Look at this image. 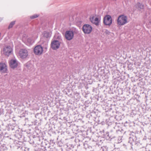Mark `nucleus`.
I'll list each match as a JSON object with an SVG mask.
<instances>
[{"instance_id":"18","label":"nucleus","mask_w":151,"mask_h":151,"mask_svg":"<svg viewBox=\"0 0 151 151\" xmlns=\"http://www.w3.org/2000/svg\"><path fill=\"white\" fill-rule=\"evenodd\" d=\"M9 128H11L12 129V130H13L14 129V127H13V126H12L11 125H9Z\"/></svg>"},{"instance_id":"16","label":"nucleus","mask_w":151,"mask_h":151,"mask_svg":"<svg viewBox=\"0 0 151 151\" xmlns=\"http://www.w3.org/2000/svg\"><path fill=\"white\" fill-rule=\"evenodd\" d=\"M15 21H13L11 22L10 23V24L9 25V27H8V28L9 29L12 28L13 27V26L15 24Z\"/></svg>"},{"instance_id":"4","label":"nucleus","mask_w":151,"mask_h":151,"mask_svg":"<svg viewBox=\"0 0 151 151\" xmlns=\"http://www.w3.org/2000/svg\"><path fill=\"white\" fill-rule=\"evenodd\" d=\"M103 23L106 25L110 26L112 23V19L109 15H106L103 19Z\"/></svg>"},{"instance_id":"15","label":"nucleus","mask_w":151,"mask_h":151,"mask_svg":"<svg viewBox=\"0 0 151 151\" xmlns=\"http://www.w3.org/2000/svg\"><path fill=\"white\" fill-rule=\"evenodd\" d=\"M27 41L29 44H32L34 42L33 40L31 38H27Z\"/></svg>"},{"instance_id":"8","label":"nucleus","mask_w":151,"mask_h":151,"mask_svg":"<svg viewBox=\"0 0 151 151\" xmlns=\"http://www.w3.org/2000/svg\"><path fill=\"white\" fill-rule=\"evenodd\" d=\"M34 51L35 54L40 55L42 54L43 51V49L42 46L40 45H38L35 47Z\"/></svg>"},{"instance_id":"2","label":"nucleus","mask_w":151,"mask_h":151,"mask_svg":"<svg viewBox=\"0 0 151 151\" xmlns=\"http://www.w3.org/2000/svg\"><path fill=\"white\" fill-rule=\"evenodd\" d=\"M76 32V29L67 31L65 32V38L68 40L72 39L73 38L74 35Z\"/></svg>"},{"instance_id":"6","label":"nucleus","mask_w":151,"mask_h":151,"mask_svg":"<svg viewBox=\"0 0 151 151\" xmlns=\"http://www.w3.org/2000/svg\"><path fill=\"white\" fill-rule=\"evenodd\" d=\"M82 29L84 33L89 34L91 32L92 27L90 25L86 24L83 26Z\"/></svg>"},{"instance_id":"11","label":"nucleus","mask_w":151,"mask_h":151,"mask_svg":"<svg viewBox=\"0 0 151 151\" xmlns=\"http://www.w3.org/2000/svg\"><path fill=\"white\" fill-rule=\"evenodd\" d=\"M7 70V67L6 64L3 63H0V71L5 73Z\"/></svg>"},{"instance_id":"12","label":"nucleus","mask_w":151,"mask_h":151,"mask_svg":"<svg viewBox=\"0 0 151 151\" xmlns=\"http://www.w3.org/2000/svg\"><path fill=\"white\" fill-rule=\"evenodd\" d=\"M40 46L42 47V48L45 49H47L48 47V42L47 41H41Z\"/></svg>"},{"instance_id":"17","label":"nucleus","mask_w":151,"mask_h":151,"mask_svg":"<svg viewBox=\"0 0 151 151\" xmlns=\"http://www.w3.org/2000/svg\"><path fill=\"white\" fill-rule=\"evenodd\" d=\"M39 16V14H35L31 16L30 17V18L32 19H34L38 17Z\"/></svg>"},{"instance_id":"19","label":"nucleus","mask_w":151,"mask_h":151,"mask_svg":"<svg viewBox=\"0 0 151 151\" xmlns=\"http://www.w3.org/2000/svg\"><path fill=\"white\" fill-rule=\"evenodd\" d=\"M3 112V110L2 109L0 108V115H1Z\"/></svg>"},{"instance_id":"9","label":"nucleus","mask_w":151,"mask_h":151,"mask_svg":"<svg viewBox=\"0 0 151 151\" xmlns=\"http://www.w3.org/2000/svg\"><path fill=\"white\" fill-rule=\"evenodd\" d=\"M10 67L14 69L17 68L18 65V61L16 59H12L9 62Z\"/></svg>"},{"instance_id":"10","label":"nucleus","mask_w":151,"mask_h":151,"mask_svg":"<svg viewBox=\"0 0 151 151\" xmlns=\"http://www.w3.org/2000/svg\"><path fill=\"white\" fill-rule=\"evenodd\" d=\"M100 19L97 17H95L93 16L90 18V20L91 22L96 25H99Z\"/></svg>"},{"instance_id":"5","label":"nucleus","mask_w":151,"mask_h":151,"mask_svg":"<svg viewBox=\"0 0 151 151\" xmlns=\"http://www.w3.org/2000/svg\"><path fill=\"white\" fill-rule=\"evenodd\" d=\"M3 51L4 54L5 55L9 56L12 53V49L10 46H6L4 47Z\"/></svg>"},{"instance_id":"14","label":"nucleus","mask_w":151,"mask_h":151,"mask_svg":"<svg viewBox=\"0 0 151 151\" xmlns=\"http://www.w3.org/2000/svg\"><path fill=\"white\" fill-rule=\"evenodd\" d=\"M136 7L140 9H143L144 6L142 4L140 3H138L136 5Z\"/></svg>"},{"instance_id":"13","label":"nucleus","mask_w":151,"mask_h":151,"mask_svg":"<svg viewBox=\"0 0 151 151\" xmlns=\"http://www.w3.org/2000/svg\"><path fill=\"white\" fill-rule=\"evenodd\" d=\"M51 32L46 31H44L43 33L44 36L46 38H50L51 36Z\"/></svg>"},{"instance_id":"7","label":"nucleus","mask_w":151,"mask_h":151,"mask_svg":"<svg viewBox=\"0 0 151 151\" xmlns=\"http://www.w3.org/2000/svg\"><path fill=\"white\" fill-rule=\"evenodd\" d=\"M28 55V52L27 50L24 49L20 50L19 52V55L22 59H24L27 58Z\"/></svg>"},{"instance_id":"3","label":"nucleus","mask_w":151,"mask_h":151,"mask_svg":"<svg viewBox=\"0 0 151 151\" xmlns=\"http://www.w3.org/2000/svg\"><path fill=\"white\" fill-rule=\"evenodd\" d=\"M60 45V42L59 41L54 40L51 42L50 47L53 50H56L59 48Z\"/></svg>"},{"instance_id":"22","label":"nucleus","mask_w":151,"mask_h":151,"mask_svg":"<svg viewBox=\"0 0 151 151\" xmlns=\"http://www.w3.org/2000/svg\"><path fill=\"white\" fill-rule=\"evenodd\" d=\"M3 19L0 17V22Z\"/></svg>"},{"instance_id":"20","label":"nucleus","mask_w":151,"mask_h":151,"mask_svg":"<svg viewBox=\"0 0 151 151\" xmlns=\"http://www.w3.org/2000/svg\"><path fill=\"white\" fill-rule=\"evenodd\" d=\"M0 151H4V149L2 147V148H1V147H0Z\"/></svg>"},{"instance_id":"21","label":"nucleus","mask_w":151,"mask_h":151,"mask_svg":"<svg viewBox=\"0 0 151 151\" xmlns=\"http://www.w3.org/2000/svg\"><path fill=\"white\" fill-rule=\"evenodd\" d=\"M130 145H131V148H132V142H130Z\"/></svg>"},{"instance_id":"1","label":"nucleus","mask_w":151,"mask_h":151,"mask_svg":"<svg viewBox=\"0 0 151 151\" xmlns=\"http://www.w3.org/2000/svg\"><path fill=\"white\" fill-rule=\"evenodd\" d=\"M117 24L119 25H124L128 22L127 17L124 15L119 16L117 18Z\"/></svg>"}]
</instances>
